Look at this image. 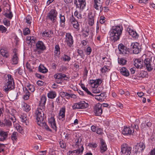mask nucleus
I'll use <instances>...</instances> for the list:
<instances>
[{
    "mask_svg": "<svg viewBox=\"0 0 155 155\" xmlns=\"http://www.w3.org/2000/svg\"><path fill=\"white\" fill-rule=\"evenodd\" d=\"M123 30L122 25H119L113 26L109 32L110 38L114 42L119 40Z\"/></svg>",
    "mask_w": 155,
    "mask_h": 155,
    "instance_id": "1",
    "label": "nucleus"
},
{
    "mask_svg": "<svg viewBox=\"0 0 155 155\" xmlns=\"http://www.w3.org/2000/svg\"><path fill=\"white\" fill-rule=\"evenodd\" d=\"M6 82L3 87V91L6 93L15 88L14 80L13 77L10 74L5 76Z\"/></svg>",
    "mask_w": 155,
    "mask_h": 155,
    "instance_id": "2",
    "label": "nucleus"
},
{
    "mask_svg": "<svg viewBox=\"0 0 155 155\" xmlns=\"http://www.w3.org/2000/svg\"><path fill=\"white\" fill-rule=\"evenodd\" d=\"M35 114L37 124L38 125H42V122L44 121V116L43 109L41 108H38L35 111Z\"/></svg>",
    "mask_w": 155,
    "mask_h": 155,
    "instance_id": "3",
    "label": "nucleus"
},
{
    "mask_svg": "<svg viewBox=\"0 0 155 155\" xmlns=\"http://www.w3.org/2000/svg\"><path fill=\"white\" fill-rule=\"evenodd\" d=\"M57 11L55 9H51L48 13L47 18L53 23H54L57 20Z\"/></svg>",
    "mask_w": 155,
    "mask_h": 155,
    "instance_id": "4",
    "label": "nucleus"
},
{
    "mask_svg": "<svg viewBox=\"0 0 155 155\" xmlns=\"http://www.w3.org/2000/svg\"><path fill=\"white\" fill-rule=\"evenodd\" d=\"M54 78L58 84L61 83L64 80H67L68 78L67 76L62 73H57L54 75Z\"/></svg>",
    "mask_w": 155,
    "mask_h": 155,
    "instance_id": "5",
    "label": "nucleus"
},
{
    "mask_svg": "<svg viewBox=\"0 0 155 155\" xmlns=\"http://www.w3.org/2000/svg\"><path fill=\"white\" fill-rule=\"evenodd\" d=\"M64 42L68 47L70 48L73 46L74 40L72 36L70 33H66Z\"/></svg>",
    "mask_w": 155,
    "mask_h": 155,
    "instance_id": "6",
    "label": "nucleus"
},
{
    "mask_svg": "<svg viewBox=\"0 0 155 155\" xmlns=\"http://www.w3.org/2000/svg\"><path fill=\"white\" fill-rule=\"evenodd\" d=\"M35 51L38 54H41L46 49V47L44 43L40 41H37L35 44Z\"/></svg>",
    "mask_w": 155,
    "mask_h": 155,
    "instance_id": "7",
    "label": "nucleus"
},
{
    "mask_svg": "<svg viewBox=\"0 0 155 155\" xmlns=\"http://www.w3.org/2000/svg\"><path fill=\"white\" fill-rule=\"evenodd\" d=\"M131 147L126 143H124L121 146V152L126 155H130L131 152Z\"/></svg>",
    "mask_w": 155,
    "mask_h": 155,
    "instance_id": "8",
    "label": "nucleus"
},
{
    "mask_svg": "<svg viewBox=\"0 0 155 155\" xmlns=\"http://www.w3.org/2000/svg\"><path fill=\"white\" fill-rule=\"evenodd\" d=\"M119 53L123 55L127 56L129 54V51L126 46L123 44L120 43L118 45Z\"/></svg>",
    "mask_w": 155,
    "mask_h": 155,
    "instance_id": "9",
    "label": "nucleus"
},
{
    "mask_svg": "<svg viewBox=\"0 0 155 155\" xmlns=\"http://www.w3.org/2000/svg\"><path fill=\"white\" fill-rule=\"evenodd\" d=\"M131 47L134 54H137L141 51V47L137 42L132 43Z\"/></svg>",
    "mask_w": 155,
    "mask_h": 155,
    "instance_id": "10",
    "label": "nucleus"
},
{
    "mask_svg": "<svg viewBox=\"0 0 155 155\" xmlns=\"http://www.w3.org/2000/svg\"><path fill=\"white\" fill-rule=\"evenodd\" d=\"M93 7L97 10H99L101 12L103 11V8L102 7L103 2L101 0H94Z\"/></svg>",
    "mask_w": 155,
    "mask_h": 155,
    "instance_id": "11",
    "label": "nucleus"
},
{
    "mask_svg": "<svg viewBox=\"0 0 155 155\" xmlns=\"http://www.w3.org/2000/svg\"><path fill=\"white\" fill-rule=\"evenodd\" d=\"M48 123L50 127L56 132L57 130V127L56 123V121L54 117L53 116H51L48 119Z\"/></svg>",
    "mask_w": 155,
    "mask_h": 155,
    "instance_id": "12",
    "label": "nucleus"
},
{
    "mask_svg": "<svg viewBox=\"0 0 155 155\" xmlns=\"http://www.w3.org/2000/svg\"><path fill=\"white\" fill-rule=\"evenodd\" d=\"M19 55L17 49L14 48L13 50V56L12 58V63L13 64H17L19 61Z\"/></svg>",
    "mask_w": 155,
    "mask_h": 155,
    "instance_id": "13",
    "label": "nucleus"
},
{
    "mask_svg": "<svg viewBox=\"0 0 155 155\" xmlns=\"http://www.w3.org/2000/svg\"><path fill=\"white\" fill-rule=\"evenodd\" d=\"M95 16V14L94 13H93L92 12H90L88 13L87 22L88 24L89 25L92 26L94 24Z\"/></svg>",
    "mask_w": 155,
    "mask_h": 155,
    "instance_id": "14",
    "label": "nucleus"
},
{
    "mask_svg": "<svg viewBox=\"0 0 155 155\" xmlns=\"http://www.w3.org/2000/svg\"><path fill=\"white\" fill-rule=\"evenodd\" d=\"M151 62V58H146L144 61V66L148 71H151L153 69Z\"/></svg>",
    "mask_w": 155,
    "mask_h": 155,
    "instance_id": "15",
    "label": "nucleus"
},
{
    "mask_svg": "<svg viewBox=\"0 0 155 155\" xmlns=\"http://www.w3.org/2000/svg\"><path fill=\"white\" fill-rule=\"evenodd\" d=\"M102 82V80L100 79L96 80H91L89 81V84L93 88L97 87L98 85L100 84Z\"/></svg>",
    "mask_w": 155,
    "mask_h": 155,
    "instance_id": "16",
    "label": "nucleus"
},
{
    "mask_svg": "<svg viewBox=\"0 0 155 155\" xmlns=\"http://www.w3.org/2000/svg\"><path fill=\"white\" fill-rule=\"evenodd\" d=\"M102 105L99 104H97L94 107V112L96 115L100 116L102 113Z\"/></svg>",
    "mask_w": 155,
    "mask_h": 155,
    "instance_id": "17",
    "label": "nucleus"
},
{
    "mask_svg": "<svg viewBox=\"0 0 155 155\" xmlns=\"http://www.w3.org/2000/svg\"><path fill=\"white\" fill-rule=\"evenodd\" d=\"M133 129L131 127L124 126L122 132L123 134L125 135H130L133 133Z\"/></svg>",
    "mask_w": 155,
    "mask_h": 155,
    "instance_id": "18",
    "label": "nucleus"
},
{
    "mask_svg": "<svg viewBox=\"0 0 155 155\" xmlns=\"http://www.w3.org/2000/svg\"><path fill=\"white\" fill-rule=\"evenodd\" d=\"M65 108L63 107L60 110V112L58 114V117L59 120L63 121L65 118Z\"/></svg>",
    "mask_w": 155,
    "mask_h": 155,
    "instance_id": "19",
    "label": "nucleus"
},
{
    "mask_svg": "<svg viewBox=\"0 0 155 155\" xmlns=\"http://www.w3.org/2000/svg\"><path fill=\"white\" fill-rule=\"evenodd\" d=\"M19 117L21 121L25 124L26 125H28L29 123L28 121V117L26 114L21 113L19 115Z\"/></svg>",
    "mask_w": 155,
    "mask_h": 155,
    "instance_id": "20",
    "label": "nucleus"
},
{
    "mask_svg": "<svg viewBox=\"0 0 155 155\" xmlns=\"http://www.w3.org/2000/svg\"><path fill=\"white\" fill-rule=\"evenodd\" d=\"M78 3H77V1H74V4L76 5L77 8H79L80 9H83L86 6V2L85 0H78Z\"/></svg>",
    "mask_w": 155,
    "mask_h": 155,
    "instance_id": "21",
    "label": "nucleus"
},
{
    "mask_svg": "<svg viewBox=\"0 0 155 155\" xmlns=\"http://www.w3.org/2000/svg\"><path fill=\"white\" fill-rule=\"evenodd\" d=\"M8 131H5V130H0V138L1 141L3 142L6 140L8 136Z\"/></svg>",
    "mask_w": 155,
    "mask_h": 155,
    "instance_id": "22",
    "label": "nucleus"
},
{
    "mask_svg": "<svg viewBox=\"0 0 155 155\" xmlns=\"http://www.w3.org/2000/svg\"><path fill=\"white\" fill-rule=\"evenodd\" d=\"M134 66L137 68H141L143 67V61L140 59H135L134 61Z\"/></svg>",
    "mask_w": 155,
    "mask_h": 155,
    "instance_id": "23",
    "label": "nucleus"
},
{
    "mask_svg": "<svg viewBox=\"0 0 155 155\" xmlns=\"http://www.w3.org/2000/svg\"><path fill=\"white\" fill-rule=\"evenodd\" d=\"M36 40V37L33 36H28L26 38V43L31 45L35 43Z\"/></svg>",
    "mask_w": 155,
    "mask_h": 155,
    "instance_id": "24",
    "label": "nucleus"
},
{
    "mask_svg": "<svg viewBox=\"0 0 155 155\" xmlns=\"http://www.w3.org/2000/svg\"><path fill=\"white\" fill-rule=\"evenodd\" d=\"M127 31L128 32L129 34L133 38L136 39L138 38L139 35L136 31L130 28H127Z\"/></svg>",
    "mask_w": 155,
    "mask_h": 155,
    "instance_id": "25",
    "label": "nucleus"
},
{
    "mask_svg": "<svg viewBox=\"0 0 155 155\" xmlns=\"http://www.w3.org/2000/svg\"><path fill=\"white\" fill-rule=\"evenodd\" d=\"M10 138L13 144H14L16 143L18 138V133L16 131L13 132L11 134Z\"/></svg>",
    "mask_w": 155,
    "mask_h": 155,
    "instance_id": "26",
    "label": "nucleus"
},
{
    "mask_svg": "<svg viewBox=\"0 0 155 155\" xmlns=\"http://www.w3.org/2000/svg\"><path fill=\"white\" fill-rule=\"evenodd\" d=\"M100 151L103 153L107 150V146L105 141L102 139L100 140Z\"/></svg>",
    "mask_w": 155,
    "mask_h": 155,
    "instance_id": "27",
    "label": "nucleus"
},
{
    "mask_svg": "<svg viewBox=\"0 0 155 155\" xmlns=\"http://www.w3.org/2000/svg\"><path fill=\"white\" fill-rule=\"evenodd\" d=\"M60 26L62 27H64L65 26V18L64 13H61L59 14Z\"/></svg>",
    "mask_w": 155,
    "mask_h": 155,
    "instance_id": "28",
    "label": "nucleus"
},
{
    "mask_svg": "<svg viewBox=\"0 0 155 155\" xmlns=\"http://www.w3.org/2000/svg\"><path fill=\"white\" fill-rule=\"evenodd\" d=\"M145 148L144 143L143 142L137 143L135 146V148L138 152H142Z\"/></svg>",
    "mask_w": 155,
    "mask_h": 155,
    "instance_id": "29",
    "label": "nucleus"
},
{
    "mask_svg": "<svg viewBox=\"0 0 155 155\" xmlns=\"http://www.w3.org/2000/svg\"><path fill=\"white\" fill-rule=\"evenodd\" d=\"M70 21L73 27L76 29H78L79 26L78 21L72 15L70 18Z\"/></svg>",
    "mask_w": 155,
    "mask_h": 155,
    "instance_id": "30",
    "label": "nucleus"
},
{
    "mask_svg": "<svg viewBox=\"0 0 155 155\" xmlns=\"http://www.w3.org/2000/svg\"><path fill=\"white\" fill-rule=\"evenodd\" d=\"M106 93L105 92H103L101 93V94L99 95H94L92 94V96L94 97L95 99L98 100V101L101 102L104 100L105 98V95Z\"/></svg>",
    "mask_w": 155,
    "mask_h": 155,
    "instance_id": "31",
    "label": "nucleus"
},
{
    "mask_svg": "<svg viewBox=\"0 0 155 155\" xmlns=\"http://www.w3.org/2000/svg\"><path fill=\"white\" fill-rule=\"evenodd\" d=\"M84 150V147L83 146L81 145V148L76 150L72 151L70 150L69 151L68 154L69 155H73L74 153L80 154L81 153H82Z\"/></svg>",
    "mask_w": 155,
    "mask_h": 155,
    "instance_id": "32",
    "label": "nucleus"
},
{
    "mask_svg": "<svg viewBox=\"0 0 155 155\" xmlns=\"http://www.w3.org/2000/svg\"><path fill=\"white\" fill-rule=\"evenodd\" d=\"M110 60V59L107 56L102 58V61H103L104 65L108 67H109L111 64Z\"/></svg>",
    "mask_w": 155,
    "mask_h": 155,
    "instance_id": "33",
    "label": "nucleus"
},
{
    "mask_svg": "<svg viewBox=\"0 0 155 155\" xmlns=\"http://www.w3.org/2000/svg\"><path fill=\"white\" fill-rule=\"evenodd\" d=\"M25 87L24 88H23L25 91L29 90L31 92H33L35 90V88L34 86L28 83H26L25 84Z\"/></svg>",
    "mask_w": 155,
    "mask_h": 155,
    "instance_id": "34",
    "label": "nucleus"
},
{
    "mask_svg": "<svg viewBox=\"0 0 155 155\" xmlns=\"http://www.w3.org/2000/svg\"><path fill=\"white\" fill-rule=\"evenodd\" d=\"M47 98L45 96H42L41 99V101H40V108L44 109L45 107V104Z\"/></svg>",
    "mask_w": 155,
    "mask_h": 155,
    "instance_id": "35",
    "label": "nucleus"
},
{
    "mask_svg": "<svg viewBox=\"0 0 155 155\" xmlns=\"http://www.w3.org/2000/svg\"><path fill=\"white\" fill-rule=\"evenodd\" d=\"M0 53L3 57L7 58L9 56L8 51L5 48H2L1 49Z\"/></svg>",
    "mask_w": 155,
    "mask_h": 155,
    "instance_id": "36",
    "label": "nucleus"
},
{
    "mask_svg": "<svg viewBox=\"0 0 155 155\" xmlns=\"http://www.w3.org/2000/svg\"><path fill=\"white\" fill-rule=\"evenodd\" d=\"M80 109H83L87 108L88 106L87 103L84 101H81L78 102Z\"/></svg>",
    "mask_w": 155,
    "mask_h": 155,
    "instance_id": "37",
    "label": "nucleus"
},
{
    "mask_svg": "<svg viewBox=\"0 0 155 155\" xmlns=\"http://www.w3.org/2000/svg\"><path fill=\"white\" fill-rule=\"evenodd\" d=\"M25 21L27 23L28 26H30L32 21L31 17L30 15H27L25 19Z\"/></svg>",
    "mask_w": 155,
    "mask_h": 155,
    "instance_id": "38",
    "label": "nucleus"
},
{
    "mask_svg": "<svg viewBox=\"0 0 155 155\" xmlns=\"http://www.w3.org/2000/svg\"><path fill=\"white\" fill-rule=\"evenodd\" d=\"M22 108L26 112H28L31 109L30 106L25 103L22 104Z\"/></svg>",
    "mask_w": 155,
    "mask_h": 155,
    "instance_id": "39",
    "label": "nucleus"
},
{
    "mask_svg": "<svg viewBox=\"0 0 155 155\" xmlns=\"http://www.w3.org/2000/svg\"><path fill=\"white\" fill-rule=\"evenodd\" d=\"M51 32L46 30L42 33V36L45 39H48L51 37Z\"/></svg>",
    "mask_w": 155,
    "mask_h": 155,
    "instance_id": "40",
    "label": "nucleus"
},
{
    "mask_svg": "<svg viewBox=\"0 0 155 155\" xmlns=\"http://www.w3.org/2000/svg\"><path fill=\"white\" fill-rule=\"evenodd\" d=\"M121 74L124 76H128L129 75V73L128 70L125 67L122 68L120 70Z\"/></svg>",
    "mask_w": 155,
    "mask_h": 155,
    "instance_id": "41",
    "label": "nucleus"
},
{
    "mask_svg": "<svg viewBox=\"0 0 155 155\" xmlns=\"http://www.w3.org/2000/svg\"><path fill=\"white\" fill-rule=\"evenodd\" d=\"M56 95V92L54 91H50L47 94L48 98L51 99H53L55 98Z\"/></svg>",
    "mask_w": 155,
    "mask_h": 155,
    "instance_id": "42",
    "label": "nucleus"
},
{
    "mask_svg": "<svg viewBox=\"0 0 155 155\" xmlns=\"http://www.w3.org/2000/svg\"><path fill=\"white\" fill-rule=\"evenodd\" d=\"M39 71L43 73H45L48 71V69L43 65L40 64L38 67Z\"/></svg>",
    "mask_w": 155,
    "mask_h": 155,
    "instance_id": "43",
    "label": "nucleus"
},
{
    "mask_svg": "<svg viewBox=\"0 0 155 155\" xmlns=\"http://www.w3.org/2000/svg\"><path fill=\"white\" fill-rule=\"evenodd\" d=\"M74 16L78 19H81L82 18V15L81 11L76 10L74 12Z\"/></svg>",
    "mask_w": 155,
    "mask_h": 155,
    "instance_id": "44",
    "label": "nucleus"
},
{
    "mask_svg": "<svg viewBox=\"0 0 155 155\" xmlns=\"http://www.w3.org/2000/svg\"><path fill=\"white\" fill-rule=\"evenodd\" d=\"M14 126L18 131L19 133L21 134L23 133L24 131L23 129L19 124L17 123H16L15 124H14Z\"/></svg>",
    "mask_w": 155,
    "mask_h": 155,
    "instance_id": "45",
    "label": "nucleus"
},
{
    "mask_svg": "<svg viewBox=\"0 0 155 155\" xmlns=\"http://www.w3.org/2000/svg\"><path fill=\"white\" fill-rule=\"evenodd\" d=\"M23 90L25 94L24 95L23 98L25 100H28L29 98L30 95V93L27 90L25 91L24 89H23Z\"/></svg>",
    "mask_w": 155,
    "mask_h": 155,
    "instance_id": "46",
    "label": "nucleus"
},
{
    "mask_svg": "<svg viewBox=\"0 0 155 155\" xmlns=\"http://www.w3.org/2000/svg\"><path fill=\"white\" fill-rule=\"evenodd\" d=\"M5 125L4 127L6 126L8 127H11L12 125V123L9 120L5 119L4 120Z\"/></svg>",
    "mask_w": 155,
    "mask_h": 155,
    "instance_id": "47",
    "label": "nucleus"
},
{
    "mask_svg": "<svg viewBox=\"0 0 155 155\" xmlns=\"http://www.w3.org/2000/svg\"><path fill=\"white\" fill-rule=\"evenodd\" d=\"M42 123L43 124L42 125H39L40 126L43 127L47 131L51 132H52V130L49 127V126L46 123H44V121L42 122Z\"/></svg>",
    "mask_w": 155,
    "mask_h": 155,
    "instance_id": "48",
    "label": "nucleus"
},
{
    "mask_svg": "<svg viewBox=\"0 0 155 155\" xmlns=\"http://www.w3.org/2000/svg\"><path fill=\"white\" fill-rule=\"evenodd\" d=\"M55 50L54 51V54L55 56H58V53L60 52V47L58 45H56L54 47Z\"/></svg>",
    "mask_w": 155,
    "mask_h": 155,
    "instance_id": "49",
    "label": "nucleus"
},
{
    "mask_svg": "<svg viewBox=\"0 0 155 155\" xmlns=\"http://www.w3.org/2000/svg\"><path fill=\"white\" fill-rule=\"evenodd\" d=\"M63 60L64 61H69L71 60V57L65 54H64L62 57Z\"/></svg>",
    "mask_w": 155,
    "mask_h": 155,
    "instance_id": "50",
    "label": "nucleus"
},
{
    "mask_svg": "<svg viewBox=\"0 0 155 155\" xmlns=\"http://www.w3.org/2000/svg\"><path fill=\"white\" fill-rule=\"evenodd\" d=\"M109 67L104 65V67L102 68L101 69V71L102 73H105L106 72H108L109 71Z\"/></svg>",
    "mask_w": 155,
    "mask_h": 155,
    "instance_id": "51",
    "label": "nucleus"
},
{
    "mask_svg": "<svg viewBox=\"0 0 155 155\" xmlns=\"http://www.w3.org/2000/svg\"><path fill=\"white\" fill-rule=\"evenodd\" d=\"M118 62L120 64L123 65L126 64L127 61L124 58H121L118 60Z\"/></svg>",
    "mask_w": 155,
    "mask_h": 155,
    "instance_id": "52",
    "label": "nucleus"
},
{
    "mask_svg": "<svg viewBox=\"0 0 155 155\" xmlns=\"http://www.w3.org/2000/svg\"><path fill=\"white\" fill-rule=\"evenodd\" d=\"M26 67L30 71H32V69L34 68V67L31 65V63H26Z\"/></svg>",
    "mask_w": 155,
    "mask_h": 155,
    "instance_id": "53",
    "label": "nucleus"
},
{
    "mask_svg": "<svg viewBox=\"0 0 155 155\" xmlns=\"http://www.w3.org/2000/svg\"><path fill=\"white\" fill-rule=\"evenodd\" d=\"M30 30L28 28H25L23 30V34L24 35H26L30 33Z\"/></svg>",
    "mask_w": 155,
    "mask_h": 155,
    "instance_id": "54",
    "label": "nucleus"
},
{
    "mask_svg": "<svg viewBox=\"0 0 155 155\" xmlns=\"http://www.w3.org/2000/svg\"><path fill=\"white\" fill-rule=\"evenodd\" d=\"M82 89L85 91L87 94L91 95H92V93L88 90V89L84 85H82L81 86Z\"/></svg>",
    "mask_w": 155,
    "mask_h": 155,
    "instance_id": "55",
    "label": "nucleus"
},
{
    "mask_svg": "<svg viewBox=\"0 0 155 155\" xmlns=\"http://www.w3.org/2000/svg\"><path fill=\"white\" fill-rule=\"evenodd\" d=\"M5 15L7 18L11 19L13 17V14L11 12H9L8 13L7 12L5 13Z\"/></svg>",
    "mask_w": 155,
    "mask_h": 155,
    "instance_id": "56",
    "label": "nucleus"
},
{
    "mask_svg": "<svg viewBox=\"0 0 155 155\" xmlns=\"http://www.w3.org/2000/svg\"><path fill=\"white\" fill-rule=\"evenodd\" d=\"M64 94L65 96H67L74 98H76V96L74 94H70L67 92H64Z\"/></svg>",
    "mask_w": 155,
    "mask_h": 155,
    "instance_id": "57",
    "label": "nucleus"
},
{
    "mask_svg": "<svg viewBox=\"0 0 155 155\" xmlns=\"http://www.w3.org/2000/svg\"><path fill=\"white\" fill-rule=\"evenodd\" d=\"M100 88H101L100 87H94L92 89V92L93 93L95 94L99 93L101 92Z\"/></svg>",
    "mask_w": 155,
    "mask_h": 155,
    "instance_id": "58",
    "label": "nucleus"
},
{
    "mask_svg": "<svg viewBox=\"0 0 155 155\" xmlns=\"http://www.w3.org/2000/svg\"><path fill=\"white\" fill-rule=\"evenodd\" d=\"M3 23L4 25L7 27L9 26L10 25V21L6 19H4Z\"/></svg>",
    "mask_w": 155,
    "mask_h": 155,
    "instance_id": "59",
    "label": "nucleus"
},
{
    "mask_svg": "<svg viewBox=\"0 0 155 155\" xmlns=\"http://www.w3.org/2000/svg\"><path fill=\"white\" fill-rule=\"evenodd\" d=\"M72 109L73 110L80 109L78 102L74 104L72 106Z\"/></svg>",
    "mask_w": 155,
    "mask_h": 155,
    "instance_id": "60",
    "label": "nucleus"
},
{
    "mask_svg": "<svg viewBox=\"0 0 155 155\" xmlns=\"http://www.w3.org/2000/svg\"><path fill=\"white\" fill-rule=\"evenodd\" d=\"M131 128H132V129H133V132L134 133V131H135V130H136L137 131L139 127L138 126L136 125L135 124H133L131 125Z\"/></svg>",
    "mask_w": 155,
    "mask_h": 155,
    "instance_id": "61",
    "label": "nucleus"
},
{
    "mask_svg": "<svg viewBox=\"0 0 155 155\" xmlns=\"http://www.w3.org/2000/svg\"><path fill=\"white\" fill-rule=\"evenodd\" d=\"M85 52L87 55H90L92 51V49L89 46L87 47L86 49L85 50Z\"/></svg>",
    "mask_w": 155,
    "mask_h": 155,
    "instance_id": "62",
    "label": "nucleus"
},
{
    "mask_svg": "<svg viewBox=\"0 0 155 155\" xmlns=\"http://www.w3.org/2000/svg\"><path fill=\"white\" fill-rule=\"evenodd\" d=\"M7 28L2 25H0V31L3 33L7 31Z\"/></svg>",
    "mask_w": 155,
    "mask_h": 155,
    "instance_id": "63",
    "label": "nucleus"
},
{
    "mask_svg": "<svg viewBox=\"0 0 155 155\" xmlns=\"http://www.w3.org/2000/svg\"><path fill=\"white\" fill-rule=\"evenodd\" d=\"M47 152V150L38 151L37 152L38 155H46Z\"/></svg>",
    "mask_w": 155,
    "mask_h": 155,
    "instance_id": "64",
    "label": "nucleus"
}]
</instances>
